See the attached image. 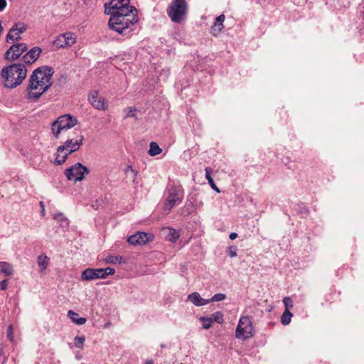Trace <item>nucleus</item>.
Instances as JSON below:
<instances>
[{"mask_svg": "<svg viewBox=\"0 0 364 364\" xmlns=\"http://www.w3.org/2000/svg\"><path fill=\"white\" fill-rule=\"evenodd\" d=\"M129 168L132 170V172H134V169H132V166H129Z\"/></svg>", "mask_w": 364, "mask_h": 364, "instance_id": "49530a36", "label": "nucleus"}, {"mask_svg": "<svg viewBox=\"0 0 364 364\" xmlns=\"http://www.w3.org/2000/svg\"><path fill=\"white\" fill-rule=\"evenodd\" d=\"M53 73V68L46 65L33 71L26 87L28 100L36 101L50 88Z\"/></svg>", "mask_w": 364, "mask_h": 364, "instance_id": "f257e3e1", "label": "nucleus"}, {"mask_svg": "<svg viewBox=\"0 0 364 364\" xmlns=\"http://www.w3.org/2000/svg\"><path fill=\"white\" fill-rule=\"evenodd\" d=\"M237 237V234L236 232H231L229 235L230 240H233L236 239Z\"/></svg>", "mask_w": 364, "mask_h": 364, "instance_id": "79ce46f5", "label": "nucleus"}, {"mask_svg": "<svg viewBox=\"0 0 364 364\" xmlns=\"http://www.w3.org/2000/svg\"><path fill=\"white\" fill-rule=\"evenodd\" d=\"M88 100L96 109L105 111L108 108L106 100L104 97L101 96L97 90H91L90 92Z\"/></svg>", "mask_w": 364, "mask_h": 364, "instance_id": "9b49d317", "label": "nucleus"}, {"mask_svg": "<svg viewBox=\"0 0 364 364\" xmlns=\"http://www.w3.org/2000/svg\"><path fill=\"white\" fill-rule=\"evenodd\" d=\"M63 153L64 152H59L58 147L57 148L56 157L54 161V164L55 165H62L68 159V157L66 156V154H63Z\"/></svg>", "mask_w": 364, "mask_h": 364, "instance_id": "393cba45", "label": "nucleus"}, {"mask_svg": "<svg viewBox=\"0 0 364 364\" xmlns=\"http://www.w3.org/2000/svg\"><path fill=\"white\" fill-rule=\"evenodd\" d=\"M229 255L231 257H235L237 256V252L235 248H232V247H229Z\"/></svg>", "mask_w": 364, "mask_h": 364, "instance_id": "ea45409f", "label": "nucleus"}, {"mask_svg": "<svg viewBox=\"0 0 364 364\" xmlns=\"http://www.w3.org/2000/svg\"><path fill=\"white\" fill-rule=\"evenodd\" d=\"M68 316L73 323L77 325H83L87 321L85 318L80 317L79 314L73 310H69L68 311Z\"/></svg>", "mask_w": 364, "mask_h": 364, "instance_id": "6ab92c4d", "label": "nucleus"}, {"mask_svg": "<svg viewBox=\"0 0 364 364\" xmlns=\"http://www.w3.org/2000/svg\"><path fill=\"white\" fill-rule=\"evenodd\" d=\"M162 149L159 147L158 144L154 141H151L149 144V154L151 156L159 155L161 153Z\"/></svg>", "mask_w": 364, "mask_h": 364, "instance_id": "b1692460", "label": "nucleus"}, {"mask_svg": "<svg viewBox=\"0 0 364 364\" xmlns=\"http://www.w3.org/2000/svg\"><path fill=\"white\" fill-rule=\"evenodd\" d=\"M16 31L21 35L27 29V26L24 23L18 22L13 26Z\"/></svg>", "mask_w": 364, "mask_h": 364, "instance_id": "2f4dec72", "label": "nucleus"}, {"mask_svg": "<svg viewBox=\"0 0 364 364\" xmlns=\"http://www.w3.org/2000/svg\"><path fill=\"white\" fill-rule=\"evenodd\" d=\"M213 321H215L218 323H222L224 321L223 314L220 311H217V312L214 313L213 314Z\"/></svg>", "mask_w": 364, "mask_h": 364, "instance_id": "f704fd0d", "label": "nucleus"}, {"mask_svg": "<svg viewBox=\"0 0 364 364\" xmlns=\"http://www.w3.org/2000/svg\"><path fill=\"white\" fill-rule=\"evenodd\" d=\"M77 120L75 117L70 114L60 116L51 124V132L56 139L59 138L60 134L68 129H71L77 124Z\"/></svg>", "mask_w": 364, "mask_h": 364, "instance_id": "39448f33", "label": "nucleus"}, {"mask_svg": "<svg viewBox=\"0 0 364 364\" xmlns=\"http://www.w3.org/2000/svg\"><path fill=\"white\" fill-rule=\"evenodd\" d=\"M144 364H154L153 360H147Z\"/></svg>", "mask_w": 364, "mask_h": 364, "instance_id": "c03bdc74", "label": "nucleus"}, {"mask_svg": "<svg viewBox=\"0 0 364 364\" xmlns=\"http://www.w3.org/2000/svg\"><path fill=\"white\" fill-rule=\"evenodd\" d=\"M168 193V196L164 203V209L168 213L173 207L181 203L183 194L181 188L177 186L170 187Z\"/></svg>", "mask_w": 364, "mask_h": 364, "instance_id": "6e6552de", "label": "nucleus"}, {"mask_svg": "<svg viewBox=\"0 0 364 364\" xmlns=\"http://www.w3.org/2000/svg\"><path fill=\"white\" fill-rule=\"evenodd\" d=\"M75 35L71 32H66L60 34L54 41L53 45L57 48L70 47L75 44Z\"/></svg>", "mask_w": 364, "mask_h": 364, "instance_id": "9d476101", "label": "nucleus"}, {"mask_svg": "<svg viewBox=\"0 0 364 364\" xmlns=\"http://www.w3.org/2000/svg\"><path fill=\"white\" fill-rule=\"evenodd\" d=\"M8 286V280L4 279L0 282V289L1 290H5L7 288Z\"/></svg>", "mask_w": 364, "mask_h": 364, "instance_id": "58836bf2", "label": "nucleus"}, {"mask_svg": "<svg viewBox=\"0 0 364 364\" xmlns=\"http://www.w3.org/2000/svg\"><path fill=\"white\" fill-rule=\"evenodd\" d=\"M205 178L208 180V183L210 184V187L213 190L216 191L218 193H220V190L215 185L214 181H213V178L211 176L212 169L209 167H207V168H205Z\"/></svg>", "mask_w": 364, "mask_h": 364, "instance_id": "5701e85b", "label": "nucleus"}, {"mask_svg": "<svg viewBox=\"0 0 364 364\" xmlns=\"http://www.w3.org/2000/svg\"><path fill=\"white\" fill-rule=\"evenodd\" d=\"M169 233L167 235L166 237L169 241L176 242L180 237L179 232L173 228H168Z\"/></svg>", "mask_w": 364, "mask_h": 364, "instance_id": "cd10ccee", "label": "nucleus"}, {"mask_svg": "<svg viewBox=\"0 0 364 364\" xmlns=\"http://www.w3.org/2000/svg\"><path fill=\"white\" fill-rule=\"evenodd\" d=\"M13 266L6 262H0V272L6 276L13 274Z\"/></svg>", "mask_w": 364, "mask_h": 364, "instance_id": "4be33fe9", "label": "nucleus"}, {"mask_svg": "<svg viewBox=\"0 0 364 364\" xmlns=\"http://www.w3.org/2000/svg\"><path fill=\"white\" fill-rule=\"evenodd\" d=\"M292 316L293 315L289 310L285 309L281 317V323L284 326L288 325L291 321Z\"/></svg>", "mask_w": 364, "mask_h": 364, "instance_id": "bb28decb", "label": "nucleus"}, {"mask_svg": "<svg viewBox=\"0 0 364 364\" xmlns=\"http://www.w3.org/2000/svg\"><path fill=\"white\" fill-rule=\"evenodd\" d=\"M188 301L191 302L196 306H205L210 303V301L202 298L199 293L193 292L190 294L187 297Z\"/></svg>", "mask_w": 364, "mask_h": 364, "instance_id": "f3484780", "label": "nucleus"}, {"mask_svg": "<svg viewBox=\"0 0 364 364\" xmlns=\"http://www.w3.org/2000/svg\"><path fill=\"white\" fill-rule=\"evenodd\" d=\"M53 218L60 224L63 228H67L69 225L68 218L61 213L55 214Z\"/></svg>", "mask_w": 364, "mask_h": 364, "instance_id": "412c9836", "label": "nucleus"}, {"mask_svg": "<svg viewBox=\"0 0 364 364\" xmlns=\"http://www.w3.org/2000/svg\"><path fill=\"white\" fill-rule=\"evenodd\" d=\"M26 43H16L12 45L5 53L4 58L7 60H14L18 59L21 54L27 50Z\"/></svg>", "mask_w": 364, "mask_h": 364, "instance_id": "f8f14e48", "label": "nucleus"}, {"mask_svg": "<svg viewBox=\"0 0 364 364\" xmlns=\"http://www.w3.org/2000/svg\"><path fill=\"white\" fill-rule=\"evenodd\" d=\"M102 272L101 269L87 268L85 269L81 274V279L84 281H92L97 279H101L103 274H100Z\"/></svg>", "mask_w": 364, "mask_h": 364, "instance_id": "2eb2a0df", "label": "nucleus"}, {"mask_svg": "<svg viewBox=\"0 0 364 364\" xmlns=\"http://www.w3.org/2000/svg\"><path fill=\"white\" fill-rule=\"evenodd\" d=\"M42 50L39 47L31 48L23 56V60L26 65H30L34 63L40 56Z\"/></svg>", "mask_w": 364, "mask_h": 364, "instance_id": "dca6fc26", "label": "nucleus"}, {"mask_svg": "<svg viewBox=\"0 0 364 364\" xmlns=\"http://www.w3.org/2000/svg\"><path fill=\"white\" fill-rule=\"evenodd\" d=\"M109 15V28L127 37L129 36L132 31L129 28L130 26H133L137 22L136 15L134 13L123 14L120 13Z\"/></svg>", "mask_w": 364, "mask_h": 364, "instance_id": "7ed1b4c3", "label": "nucleus"}, {"mask_svg": "<svg viewBox=\"0 0 364 364\" xmlns=\"http://www.w3.org/2000/svg\"><path fill=\"white\" fill-rule=\"evenodd\" d=\"M27 68L23 63H13L5 66L1 71V77L4 87L12 90L19 86L26 79Z\"/></svg>", "mask_w": 364, "mask_h": 364, "instance_id": "f03ea898", "label": "nucleus"}, {"mask_svg": "<svg viewBox=\"0 0 364 364\" xmlns=\"http://www.w3.org/2000/svg\"><path fill=\"white\" fill-rule=\"evenodd\" d=\"M21 39V35L19 34V33H18L16 29L12 27L7 36H6V42L9 43H14V41H18Z\"/></svg>", "mask_w": 364, "mask_h": 364, "instance_id": "aec40b11", "label": "nucleus"}, {"mask_svg": "<svg viewBox=\"0 0 364 364\" xmlns=\"http://www.w3.org/2000/svg\"><path fill=\"white\" fill-rule=\"evenodd\" d=\"M136 109L133 107H127L124 109V112H126L125 117H136L135 112Z\"/></svg>", "mask_w": 364, "mask_h": 364, "instance_id": "e433bc0d", "label": "nucleus"}, {"mask_svg": "<svg viewBox=\"0 0 364 364\" xmlns=\"http://www.w3.org/2000/svg\"><path fill=\"white\" fill-rule=\"evenodd\" d=\"M102 272L100 274H103V276L101 277V279H105L108 275H113L115 273V270L113 268L111 267H107V268H100Z\"/></svg>", "mask_w": 364, "mask_h": 364, "instance_id": "473e14b6", "label": "nucleus"}, {"mask_svg": "<svg viewBox=\"0 0 364 364\" xmlns=\"http://www.w3.org/2000/svg\"><path fill=\"white\" fill-rule=\"evenodd\" d=\"M225 299H226L225 294H224L223 293H218V294H216L214 296H213L211 297V299H208V301H210V302H214V301H223Z\"/></svg>", "mask_w": 364, "mask_h": 364, "instance_id": "72a5a7b5", "label": "nucleus"}, {"mask_svg": "<svg viewBox=\"0 0 364 364\" xmlns=\"http://www.w3.org/2000/svg\"><path fill=\"white\" fill-rule=\"evenodd\" d=\"M38 264L40 267V271L45 270L48 266V258L46 255H40L38 257Z\"/></svg>", "mask_w": 364, "mask_h": 364, "instance_id": "a878e982", "label": "nucleus"}, {"mask_svg": "<svg viewBox=\"0 0 364 364\" xmlns=\"http://www.w3.org/2000/svg\"><path fill=\"white\" fill-rule=\"evenodd\" d=\"M129 0H111L109 3L105 4V13L112 14H132L136 12V9L129 5Z\"/></svg>", "mask_w": 364, "mask_h": 364, "instance_id": "423d86ee", "label": "nucleus"}, {"mask_svg": "<svg viewBox=\"0 0 364 364\" xmlns=\"http://www.w3.org/2000/svg\"><path fill=\"white\" fill-rule=\"evenodd\" d=\"M153 236L144 232H137L128 237L127 242L132 245H142L152 240Z\"/></svg>", "mask_w": 364, "mask_h": 364, "instance_id": "4468645a", "label": "nucleus"}, {"mask_svg": "<svg viewBox=\"0 0 364 364\" xmlns=\"http://www.w3.org/2000/svg\"><path fill=\"white\" fill-rule=\"evenodd\" d=\"M83 140L84 136L82 135H80L76 139H68L63 145L58 146V151L64 152L65 149H69L70 153H73L77 151L82 145Z\"/></svg>", "mask_w": 364, "mask_h": 364, "instance_id": "ddd939ff", "label": "nucleus"}, {"mask_svg": "<svg viewBox=\"0 0 364 364\" xmlns=\"http://www.w3.org/2000/svg\"><path fill=\"white\" fill-rule=\"evenodd\" d=\"M40 204H41V206H42V208H43L44 206H43V202H41Z\"/></svg>", "mask_w": 364, "mask_h": 364, "instance_id": "a18cd8bd", "label": "nucleus"}, {"mask_svg": "<svg viewBox=\"0 0 364 364\" xmlns=\"http://www.w3.org/2000/svg\"><path fill=\"white\" fill-rule=\"evenodd\" d=\"M89 170L82 164L77 162L65 171V175L69 181L75 182L81 181L84 178V174L88 173Z\"/></svg>", "mask_w": 364, "mask_h": 364, "instance_id": "1a4fd4ad", "label": "nucleus"}, {"mask_svg": "<svg viewBox=\"0 0 364 364\" xmlns=\"http://www.w3.org/2000/svg\"><path fill=\"white\" fill-rule=\"evenodd\" d=\"M7 337L10 341L13 340V328L11 326H9L7 329Z\"/></svg>", "mask_w": 364, "mask_h": 364, "instance_id": "4c0bfd02", "label": "nucleus"}, {"mask_svg": "<svg viewBox=\"0 0 364 364\" xmlns=\"http://www.w3.org/2000/svg\"><path fill=\"white\" fill-rule=\"evenodd\" d=\"M187 11L188 4L186 0H173L167 8V14L174 23L182 22Z\"/></svg>", "mask_w": 364, "mask_h": 364, "instance_id": "20e7f679", "label": "nucleus"}, {"mask_svg": "<svg viewBox=\"0 0 364 364\" xmlns=\"http://www.w3.org/2000/svg\"><path fill=\"white\" fill-rule=\"evenodd\" d=\"M225 20V16L221 14L218 16L214 22L213 26L211 27V33L213 36H218L222 29L223 28V22Z\"/></svg>", "mask_w": 364, "mask_h": 364, "instance_id": "a211bd4d", "label": "nucleus"}, {"mask_svg": "<svg viewBox=\"0 0 364 364\" xmlns=\"http://www.w3.org/2000/svg\"><path fill=\"white\" fill-rule=\"evenodd\" d=\"M122 259V257L119 256H115V255H109L105 259V262L107 264H119L121 263Z\"/></svg>", "mask_w": 364, "mask_h": 364, "instance_id": "c85d7f7f", "label": "nucleus"}, {"mask_svg": "<svg viewBox=\"0 0 364 364\" xmlns=\"http://www.w3.org/2000/svg\"><path fill=\"white\" fill-rule=\"evenodd\" d=\"M253 328L251 318L248 316H242L235 330V337L242 340L250 338L253 336Z\"/></svg>", "mask_w": 364, "mask_h": 364, "instance_id": "0eeeda50", "label": "nucleus"}, {"mask_svg": "<svg viewBox=\"0 0 364 364\" xmlns=\"http://www.w3.org/2000/svg\"><path fill=\"white\" fill-rule=\"evenodd\" d=\"M41 213L42 214H44V208H43L42 211H41Z\"/></svg>", "mask_w": 364, "mask_h": 364, "instance_id": "de8ad7c7", "label": "nucleus"}, {"mask_svg": "<svg viewBox=\"0 0 364 364\" xmlns=\"http://www.w3.org/2000/svg\"><path fill=\"white\" fill-rule=\"evenodd\" d=\"M283 304L285 306V309L289 310L293 307L292 299L289 296H286L283 299Z\"/></svg>", "mask_w": 364, "mask_h": 364, "instance_id": "c9c22d12", "label": "nucleus"}, {"mask_svg": "<svg viewBox=\"0 0 364 364\" xmlns=\"http://www.w3.org/2000/svg\"><path fill=\"white\" fill-rule=\"evenodd\" d=\"M85 341V337L84 336H75L74 338V345L76 348L79 349H82Z\"/></svg>", "mask_w": 364, "mask_h": 364, "instance_id": "c756f323", "label": "nucleus"}, {"mask_svg": "<svg viewBox=\"0 0 364 364\" xmlns=\"http://www.w3.org/2000/svg\"><path fill=\"white\" fill-rule=\"evenodd\" d=\"M7 3L6 0H0V11H2L6 7Z\"/></svg>", "mask_w": 364, "mask_h": 364, "instance_id": "a19ab883", "label": "nucleus"}, {"mask_svg": "<svg viewBox=\"0 0 364 364\" xmlns=\"http://www.w3.org/2000/svg\"><path fill=\"white\" fill-rule=\"evenodd\" d=\"M200 321L202 323L204 329H209L212 325L213 318L203 316L200 318Z\"/></svg>", "mask_w": 364, "mask_h": 364, "instance_id": "7c9ffc66", "label": "nucleus"}, {"mask_svg": "<svg viewBox=\"0 0 364 364\" xmlns=\"http://www.w3.org/2000/svg\"><path fill=\"white\" fill-rule=\"evenodd\" d=\"M63 154H66V156H67V157H68V156H69L70 154H71L72 153H70V151H69V149H65V151H64V153H63Z\"/></svg>", "mask_w": 364, "mask_h": 364, "instance_id": "37998d69", "label": "nucleus"}]
</instances>
